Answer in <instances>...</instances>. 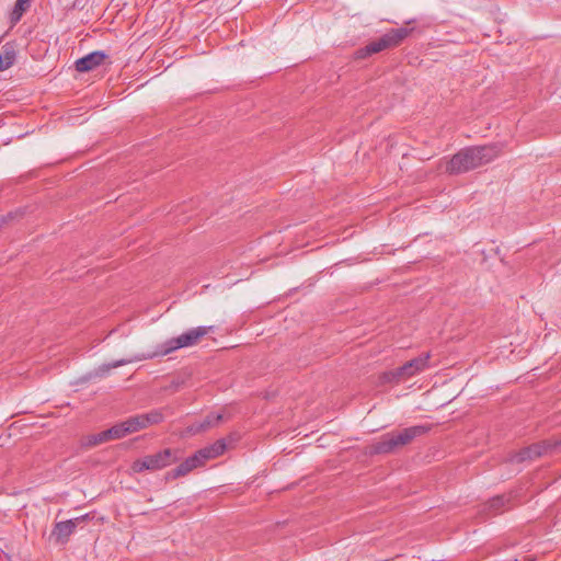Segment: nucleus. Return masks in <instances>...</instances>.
Returning a JSON list of instances; mask_svg holds the SVG:
<instances>
[{"label":"nucleus","mask_w":561,"mask_h":561,"mask_svg":"<svg viewBox=\"0 0 561 561\" xmlns=\"http://www.w3.org/2000/svg\"><path fill=\"white\" fill-rule=\"evenodd\" d=\"M502 152L500 144L467 147L451 157L446 163V172L460 174L494 160Z\"/></svg>","instance_id":"1"},{"label":"nucleus","mask_w":561,"mask_h":561,"mask_svg":"<svg viewBox=\"0 0 561 561\" xmlns=\"http://www.w3.org/2000/svg\"><path fill=\"white\" fill-rule=\"evenodd\" d=\"M173 351H175V339H170L164 344L159 345L157 347V350L153 352L142 353V354L136 355L134 357H129V358H122V359L114 360L108 364H102L98 368H95L93 371L90 373V377L91 378H103L106 375H108L111 369H113V368H117V367H121V366H124V365H127V364H130L134 362H140V360L150 359V358H153L157 356H163Z\"/></svg>","instance_id":"2"},{"label":"nucleus","mask_w":561,"mask_h":561,"mask_svg":"<svg viewBox=\"0 0 561 561\" xmlns=\"http://www.w3.org/2000/svg\"><path fill=\"white\" fill-rule=\"evenodd\" d=\"M226 450V443L219 439L214 444L197 450L193 456L186 458L178 466V477L185 476L196 468L203 467L206 461L217 458Z\"/></svg>","instance_id":"3"},{"label":"nucleus","mask_w":561,"mask_h":561,"mask_svg":"<svg viewBox=\"0 0 561 561\" xmlns=\"http://www.w3.org/2000/svg\"><path fill=\"white\" fill-rule=\"evenodd\" d=\"M430 353H425L396 369L383 373L381 376L382 382H400L424 371L430 366Z\"/></svg>","instance_id":"4"},{"label":"nucleus","mask_w":561,"mask_h":561,"mask_svg":"<svg viewBox=\"0 0 561 561\" xmlns=\"http://www.w3.org/2000/svg\"><path fill=\"white\" fill-rule=\"evenodd\" d=\"M409 34L407 28L391 30L390 32L382 35L380 38L370 42L365 47L356 51L357 58H366L371 54L380 53L387 48L398 46Z\"/></svg>","instance_id":"5"},{"label":"nucleus","mask_w":561,"mask_h":561,"mask_svg":"<svg viewBox=\"0 0 561 561\" xmlns=\"http://www.w3.org/2000/svg\"><path fill=\"white\" fill-rule=\"evenodd\" d=\"M174 460L173 451L170 448H165L153 455L136 459L131 465V470L136 473H140L145 470L154 471L167 467Z\"/></svg>","instance_id":"6"},{"label":"nucleus","mask_w":561,"mask_h":561,"mask_svg":"<svg viewBox=\"0 0 561 561\" xmlns=\"http://www.w3.org/2000/svg\"><path fill=\"white\" fill-rule=\"evenodd\" d=\"M561 447V438H551L523 448L512 458L514 462L533 460L542 455L553 454Z\"/></svg>","instance_id":"7"},{"label":"nucleus","mask_w":561,"mask_h":561,"mask_svg":"<svg viewBox=\"0 0 561 561\" xmlns=\"http://www.w3.org/2000/svg\"><path fill=\"white\" fill-rule=\"evenodd\" d=\"M89 515H83L81 517H77V518H73V519H69V520H65V522H58L55 524L51 533H50V538L56 542V543H66L68 542L69 540V537L73 534V531L76 530L77 526L88 519Z\"/></svg>","instance_id":"8"},{"label":"nucleus","mask_w":561,"mask_h":561,"mask_svg":"<svg viewBox=\"0 0 561 561\" xmlns=\"http://www.w3.org/2000/svg\"><path fill=\"white\" fill-rule=\"evenodd\" d=\"M162 421V414L158 411H151L145 414H137L128 417L125 425L129 434L147 428L149 425L158 424Z\"/></svg>","instance_id":"9"},{"label":"nucleus","mask_w":561,"mask_h":561,"mask_svg":"<svg viewBox=\"0 0 561 561\" xmlns=\"http://www.w3.org/2000/svg\"><path fill=\"white\" fill-rule=\"evenodd\" d=\"M106 58L107 55L104 51H92L76 60L75 67L79 72H88L101 66Z\"/></svg>","instance_id":"10"},{"label":"nucleus","mask_w":561,"mask_h":561,"mask_svg":"<svg viewBox=\"0 0 561 561\" xmlns=\"http://www.w3.org/2000/svg\"><path fill=\"white\" fill-rule=\"evenodd\" d=\"M396 432H390L380 437L378 442L371 445V453L374 454H390L400 448Z\"/></svg>","instance_id":"11"},{"label":"nucleus","mask_w":561,"mask_h":561,"mask_svg":"<svg viewBox=\"0 0 561 561\" xmlns=\"http://www.w3.org/2000/svg\"><path fill=\"white\" fill-rule=\"evenodd\" d=\"M209 331V328L197 327L178 335V350L195 345Z\"/></svg>","instance_id":"12"},{"label":"nucleus","mask_w":561,"mask_h":561,"mask_svg":"<svg viewBox=\"0 0 561 561\" xmlns=\"http://www.w3.org/2000/svg\"><path fill=\"white\" fill-rule=\"evenodd\" d=\"M430 426L427 425H414L407 428H403L400 432H396L398 437V442L401 447L410 444L416 437L425 435L430 431Z\"/></svg>","instance_id":"13"},{"label":"nucleus","mask_w":561,"mask_h":561,"mask_svg":"<svg viewBox=\"0 0 561 561\" xmlns=\"http://www.w3.org/2000/svg\"><path fill=\"white\" fill-rule=\"evenodd\" d=\"M16 59V49L14 42H8L1 47L0 51V71L12 67Z\"/></svg>","instance_id":"14"},{"label":"nucleus","mask_w":561,"mask_h":561,"mask_svg":"<svg viewBox=\"0 0 561 561\" xmlns=\"http://www.w3.org/2000/svg\"><path fill=\"white\" fill-rule=\"evenodd\" d=\"M31 0H16L11 13H10V23L11 25H15L23 16V14L30 8Z\"/></svg>","instance_id":"15"},{"label":"nucleus","mask_w":561,"mask_h":561,"mask_svg":"<svg viewBox=\"0 0 561 561\" xmlns=\"http://www.w3.org/2000/svg\"><path fill=\"white\" fill-rule=\"evenodd\" d=\"M108 440H114L111 427L98 434L90 435L87 440L88 446H96Z\"/></svg>","instance_id":"16"},{"label":"nucleus","mask_w":561,"mask_h":561,"mask_svg":"<svg viewBox=\"0 0 561 561\" xmlns=\"http://www.w3.org/2000/svg\"><path fill=\"white\" fill-rule=\"evenodd\" d=\"M108 440H114L111 427L98 434L90 435L87 440L88 446H96Z\"/></svg>","instance_id":"17"},{"label":"nucleus","mask_w":561,"mask_h":561,"mask_svg":"<svg viewBox=\"0 0 561 561\" xmlns=\"http://www.w3.org/2000/svg\"><path fill=\"white\" fill-rule=\"evenodd\" d=\"M222 414L220 413H210L208 414L204 422L201 423L195 430L194 432H199V431H204L206 428H209V427H213V426H216L218 425L221 421H222Z\"/></svg>","instance_id":"18"},{"label":"nucleus","mask_w":561,"mask_h":561,"mask_svg":"<svg viewBox=\"0 0 561 561\" xmlns=\"http://www.w3.org/2000/svg\"><path fill=\"white\" fill-rule=\"evenodd\" d=\"M114 439H119L129 434L126 428L125 421L117 423L111 427Z\"/></svg>","instance_id":"19"},{"label":"nucleus","mask_w":561,"mask_h":561,"mask_svg":"<svg viewBox=\"0 0 561 561\" xmlns=\"http://www.w3.org/2000/svg\"><path fill=\"white\" fill-rule=\"evenodd\" d=\"M503 504H504V497L497 496L491 501L490 506L494 510H499L501 506H503Z\"/></svg>","instance_id":"20"},{"label":"nucleus","mask_w":561,"mask_h":561,"mask_svg":"<svg viewBox=\"0 0 561 561\" xmlns=\"http://www.w3.org/2000/svg\"><path fill=\"white\" fill-rule=\"evenodd\" d=\"M13 213H9L7 215L0 216V228H2L4 225H7L10 220L14 218Z\"/></svg>","instance_id":"21"}]
</instances>
